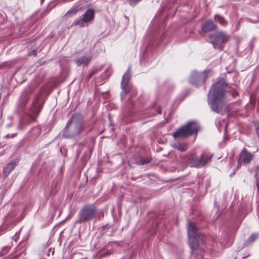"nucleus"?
Segmentation results:
<instances>
[{
  "instance_id": "nucleus-9",
  "label": "nucleus",
  "mask_w": 259,
  "mask_h": 259,
  "mask_svg": "<svg viewBox=\"0 0 259 259\" xmlns=\"http://www.w3.org/2000/svg\"><path fill=\"white\" fill-rule=\"evenodd\" d=\"M212 155L206 152H202L199 156H193L190 159L191 167H201L211 160Z\"/></svg>"
},
{
  "instance_id": "nucleus-35",
  "label": "nucleus",
  "mask_w": 259,
  "mask_h": 259,
  "mask_svg": "<svg viewBox=\"0 0 259 259\" xmlns=\"http://www.w3.org/2000/svg\"><path fill=\"white\" fill-rule=\"evenodd\" d=\"M235 174V172H233L231 175H234Z\"/></svg>"
},
{
  "instance_id": "nucleus-2",
  "label": "nucleus",
  "mask_w": 259,
  "mask_h": 259,
  "mask_svg": "<svg viewBox=\"0 0 259 259\" xmlns=\"http://www.w3.org/2000/svg\"><path fill=\"white\" fill-rule=\"evenodd\" d=\"M44 101L41 97L40 93L37 94L34 98L32 105L28 113H26L21 119L18 126V128L22 130L24 126L29 124L34 121L38 116L39 114L43 108Z\"/></svg>"
},
{
  "instance_id": "nucleus-30",
  "label": "nucleus",
  "mask_w": 259,
  "mask_h": 259,
  "mask_svg": "<svg viewBox=\"0 0 259 259\" xmlns=\"http://www.w3.org/2000/svg\"><path fill=\"white\" fill-rule=\"evenodd\" d=\"M128 102L131 103L132 106H133V103L132 101L129 100Z\"/></svg>"
},
{
  "instance_id": "nucleus-24",
  "label": "nucleus",
  "mask_w": 259,
  "mask_h": 259,
  "mask_svg": "<svg viewBox=\"0 0 259 259\" xmlns=\"http://www.w3.org/2000/svg\"><path fill=\"white\" fill-rule=\"evenodd\" d=\"M111 253H112L111 251H108L106 252H103V253H101L100 255L101 257H105L109 254H111Z\"/></svg>"
},
{
  "instance_id": "nucleus-16",
  "label": "nucleus",
  "mask_w": 259,
  "mask_h": 259,
  "mask_svg": "<svg viewBox=\"0 0 259 259\" xmlns=\"http://www.w3.org/2000/svg\"><path fill=\"white\" fill-rule=\"evenodd\" d=\"M18 164V161L12 160L8 163L3 169V175L5 177H7L11 172L14 169Z\"/></svg>"
},
{
  "instance_id": "nucleus-33",
  "label": "nucleus",
  "mask_w": 259,
  "mask_h": 259,
  "mask_svg": "<svg viewBox=\"0 0 259 259\" xmlns=\"http://www.w3.org/2000/svg\"><path fill=\"white\" fill-rule=\"evenodd\" d=\"M158 113L159 114H160V113H161V110H160V109H159V110H158Z\"/></svg>"
},
{
  "instance_id": "nucleus-25",
  "label": "nucleus",
  "mask_w": 259,
  "mask_h": 259,
  "mask_svg": "<svg viewBox=\"0 0 259 259\" xmlns=\"http://www.w3.org/2000/svg\"><path fill=\"white\" fill-rule=\"evenodd\" d=\"M28 55L29 56H36L37 55V52H36V51L35 50H33L32 51H31L30 52H29L28 53Z\"/></svg>"
},
{
  "instance_id": "nucleus-28",
  "label": "nucleus",
  "mask_w": 259,
  "mask_h": 259,
  "mask_svg": "<svg viewBox=\"0 0 259 259\" xmlns=\"http://www.w3.org/2000/svg\"><path fill=\"white\" fill-rule=\"evenodd\" d=\"M17 135V133H14L12 135H11V138H14Z\"/></svg>"
},
{
  "instance_id": "nucleus-21",
  "label": "nucleus",
  "mask_w": 259,
  "mask_h": 259,
  "mask_svg": "<svg viewBox=\"0 0 259 259\" xmlns=\"http://www.w3.org/2000/svg\"><path fill=\"white\" fill-rule=\"evenodd\" d=\"M258 235L256 234H252L248 239V240L246 241L245 244L246 245H248L249 243H252L254 241H255L257 238Z\"/></svg>"
},
{
  "instance_id": "nucleus-5",
  "label": "nucleus",
  "mask_w": 259,
  "mask_h": 259,
  "mask_svg": "<svg viewBox=\"0 0 259 259\" xmlns=\"http://www.w3.org/2000/svg\"><path fill=\"white\" fill-rule=\"evenodd\" d=\"M187 232L189 243L193 252L198 247L200 233L195 225L189 221H188Z\"/></svg>"
},
{
  "instance_id": "nucleus-18",
  "label": "nucleus",
  "mask_w": 259,
  "mask_h": 259,
  "mask_svg": "<svg viewBox=\"0 0 259 259\" xmlns=\"http://www.w3.org/2000/svg\"><path fill=\"white\" fill-rule=\"evenodd\" d=\"M172 146L181 152L186 151L188 148V145L186 143L176 142L173 144Z\"/></svg>"
},
{
  "instance_id": "nucleus-6",
  "label": "nucleus",
  "mask_w": 259,
  "mask_h": 259,
  "mask_svg": "<svg viewBox=\"0 0 259 259\" xmlns=\"http://www.w3.org/2000/svg\"><path fill=\"white\" fill-rule=\"evenodd\" d=\"M209 38L214 49L222 50L224 45L229 40V36L224 32L220 31L210 34Z\"/></svg>"
},
{
  "instance_id": "nucleus-23",
  "label": "nucleus",
  "mask_w": 259,
  "mask_h": 259,
  "mask_svg": "<svg viewBox=\"0 0 259 259\" xmlns=\"http://www.w3.org/2000/svg\"><path fill=\"white\" fill-rule=\"evenodd\" d=\"M142 0H127V3L131 7H134Z\"/></svg>"
},
{
  "instance_id": "nucleus-13",
  "label": "nucleus",
  "mask_w": 259,
  "mask_h": 259,
  "mask_svg": "<svg viewBox=\"0 0 259 259\" xmlns=\"http://www.w3.org/2000/svg\"><path fill=\"white\" fill-rule=\"evenodd\" d=\"M73 124L74 126L84 131L83 116L80 113L73 114L67 122V125Z\"/></svg>"
},
{
  "instance_id": "nucleus-32",
  "label": "nucleus",
  "mask_w": 259,
  "mask_h": 259,
  "mask_svg": "<svg viewBox=\"0 0 259 259\" xmlns=\"http://www.w3.org/2000/svg\"><path fill=\"white\" fill-rule=\"evenodd\" d=\"M249 21H250V22H252L253 23H256V22H257V21H252V20H251L250 19H249Z\"/></svg>"
},
{
  "instance_id": "nucleus-15",
  "label": "nucleus",
  "mask_w": 259,
  "mask_h": 259,
  "mask_svg": "<svg viewBox=\"0 0 259 259\" xmlns=\"http://www.w3.org/2000/svg\"><path fill=\"white\" fill-rule=\"evenodd\" d=\"M217 28V25L211 19L205 21L201 25V30L205 33L215 30Z\"/></svg>"
},
{
  "instance_id": "nucleus-3",
  "label": "nucleus",
  "mask_w": 259,
  "mask_h": 259,
  "mask_svg": "<svg viewBox=\"0 0 259 259\" xmlns=\"http://www.w3.org/2000/svg\"><path fill=\"white\" fill-rule=\"evenodd\" d=\"M199 128L200 127L197 122L190 121L173 133L172 136L175 139L191 136L196 134Z\"/></svg>"
},
{
  "instance_id": "nucleus-34",
  "label": "nucleus",
  "mask_w": 259,
  "mask_h": 259,
  "mask_svg": "<svg viewBox=\"0 0 259 259\" xmlns=\"http://www.w3.org/2000/svg\"><path fill=\"white\" fill-rule=\"evenodd\" d=\"M252 48H253V45L251 44L250 45V48H251V49H252Z\"/></svg>"
},
{
  "instance_id": "nucleus-20",
  "label": "nucleus",
  "mask_w": 259,
  "mask_h": 259,
  "mask_svg": "<svg viewBox=\"0 0 259 259\" xmlns=\"http://www.w3.org/2000/svg\"><path fill=\"white\" fill-rule=\"evenodd\" d=\"M80 9L81 8L72 7L67 12L66 15L69 17L75 15Z\"/></svg>"
},
{
  "instance_id": "nucleus-29",
  "label": "nucleus",
  "mask_w": 259,
  "mask_h": 259,
  "mask_svg": "<svg viewBox=\"0 0 259 259\" xmlns=\"http://www.w3.org/2000/svg\"><path fill=\"white\" fill-rule=\"evenodd\" d=\"M6 138H11V135L10 134H7L6 136H5Z\"/></svg>"
},
{
  "instance_id": "nucleus-19",
  "label": "nucleus",
  "mask_w": 259,
  "mask_h": 259,
  "mask_svg": "<svg viewBox=\"0 0 259 259\" xmlns=\"http://www.w3.org/2000/svg\"><path fill=\"white\" fill-rule=\"evenodd\" d=\"M214 19H215V21L216 22H218L221 25H226L228 23L224 17L221 16L219 15H216L214 16Z\"/></svg>"
},
{
  "instance_id": "nucleus-12",
  "label": "nucleus",
  "mask_w": 259,
  "mask_h": 259,
  "mask_svg": "<svg viewBox=\"0 0 259 259\" xmlns=\"http://www.w3.org/2000/svg\"><path fill=\"white\" fill-rule=\"evenodd\" d=\"M33 92L32 88L29 87L26 88L21 93L18 103V106L23 108L27 104L30 99L31 94Z\"/></svg>"
},
{
  "instance_id": "nucleus-36",
  "label": "nucleus",
  "mask_w": 259,
  "mask_h": 259,
  "mask_svg": "<svg viewBox=\"0 0 259 259\" xmlns=\"http://www.w3.org/2000/svg\"><path fill=\"white\" fill-rule=\"evenodd\" d=\"M3 233H0V235L2 234Z\"/></svg>"
},
{
  "instance_id": "nucleus-8",
  "label": "nucleus",
  "mask_w": 259,
  "mask_h": 259,
  "mask_svg": "<svg viewBox=\"0 0 259 259\" xmlns=\"http://www.w3.org/2000/svg\"><path fill=\"white\" fill-rule=\"evenodd\" d=\"M131 75L129 69L125 72L122 77L121 82V88L122 92L120 94L121 99L123 100L125 98V95L131 92H133V95L135 96L137 92L133 90L132 85L130 81Z\"/></svg>"
},
{
  "instance_id": "nucleus-27",
  "label": "nucleus",
  "mask_w": 259,
  "mask_h": 259,
  "mask_svg": "<svg viewBox=\"0 0 259 259\" xmlns=\"http://www.w3.org/2000/svg\"><path fill=\"white\" fill-rule=\"evenodd\" d=\"M19 237V233H16L15 235L13 237V239L15 240V241H17V239H18Z\"/></svg>"
},
{
  "instance_id": "nucleus-1",
  "label": "nucleus",
  "mask_w": 259,
  "mask_h": 259,
  "mask_svg": "<svg viewBox=\"0 0 259 259\" xmlns=\"http://www.w3.org/2000/svg\"><path fill=\"white\" fill-rule=\"evenodd\" d=\"M227 86L224 79H219L211 85L207 96L208 103L211 110L221 114L227 110L224 100Z\"/></svg>"
},
{
  "instance_id": "nucleus-4",
  "label": "nucleus",
  "mask_w": 259,
  "mask_h": 259,
  "mask_svg": "<svg viewBox=\"0 0 259 259\" xmlns=\"http://www.w3.org/2000/svg\"><path fill=\"white\" fill-rule=\"evenodd\" d=\"M96 217V209L92 204H87L83 206L78 213V219L75 223L80 224L89 222Z\"/></svg>"
},
{
  "instance_id": "nucleus-14",
  "label": "nucleus",
  "mask_w": 259,
  "mask_h": 259,
  "mask_svg": "<svg viewBox=\"0 0 259 259\" xmlns=\"http://www.w3.org/2000/svg\"><path fill=\"white\" fill-rule=\"evenodd\" d=\"M83 131H84L80 128H78L73 125L72 127H71V125H67V123L63 132V136L65 138L71 139L79 135Z\"/></svg>"
},
{
  "instance_id": "nucleus-31",
  "label": "nucleus",
  "mask_w": 259,
  "mask_h": 259,
  "mask_svg": "<svg viewBox=\"0 0 259 259\" xmlns=\"http://www.w3.org/2000/svg\"><path fill=\"white\" fill-rule=\"evenodd\" d=\"M248 256H249V254H248V255H247L246 256H243L242 259H244L245 257H247Z\"/></svg>"
},
{
  "instance_id": "nucleus-26",
  "label": "nucleus",
  "mask_w": 259,
  "mask_h": 259,
  "mask_svg": "<svg viewBox=\"0 0 259 259\" xmlns=\"http://www.w3.org/2000/svg\"><path fill=\"white\" fill-rule=\"evenodd\" d=\"M16 215V214L15 212L12 210L8 214V217L9 218H12L13 217H15Z\"/></svg>"
},
{
  "instance_id": "nucleus-10",
  "label": "nucleus",
  "mask_w": 259,
  "mask_h": 259,
  "mask_svg": "<svg viewBox=\"0 0 259 259\" xmlns=\"http://www.w3.org/2000/svg\"><path fill=\"white\" fill-rule=\"evenodd\" d=\"M208 77V73L205 72H197L193 71L189 78V82L191 84L199 87L203 84Z\"/></svg>"
},
{
  "instance_id": "nucleus-17",
  "label": "nucleus",
  "mask_w": 259,
  "mask_h": 259,
  "mask_svg": "<svg viewBox=\"0 0 259 259\" xmlns=\"http://www.w3.org/2000/svg\"><path fill=\"white\" fill-rule=\"evenodd\" d=\"M91 58L90 57L83 56L75 60V62L77 66H86L90 62Z\"/></svg>"
},
{
  "instance_id": "nucleus-7",
  "label": "nucleus",
  "mask_w": 259,
  "mask_h": 259,
  "mask_svg": "<svg viewBox=\"0 0 259 259\" xmlns=\"http://www.w3.org/2000/svg\"><path fill=\"white\" fill-rule=\"evenodd\" d=\"M95 11L93 9H88L80 17L75 19L72 25H78L80 28L88 26L94 19Z\"/></svg>"
},
{
  "instance_id": "nucleus-22",
  "label": "nucleus",
  "mask_w": 259,
  "mask_h": 259,
  "mask_svg": "<svg viewBox=\"0 0 259 259\" xmlns=\"http://www.w3.org/2000/svg\"><path fill=\"white\" fill-rule=\"evenodd\" d=\"M150 162V159L148 158L141 157L139 161L137 162V164L140 165H144L147 164Z\"/></svg>"
},
{
  "instance_id": "nucleus-11",
  "label": "nucleus",
  "mask_w": 259,
  "mask_h": 259,
  "mask_svg": "<svg viewBox=\"0 0 259 259\" xmlns=\"http://www.w3.org/2000/svg\"><path fill=\"white\" fill-rule=\"evenodd\" d=\"M254 157V154L248 151L246 148H243L239 154L237 168H239L242 165H247L249 163Z\"/></svg>"
}]
</instances>
